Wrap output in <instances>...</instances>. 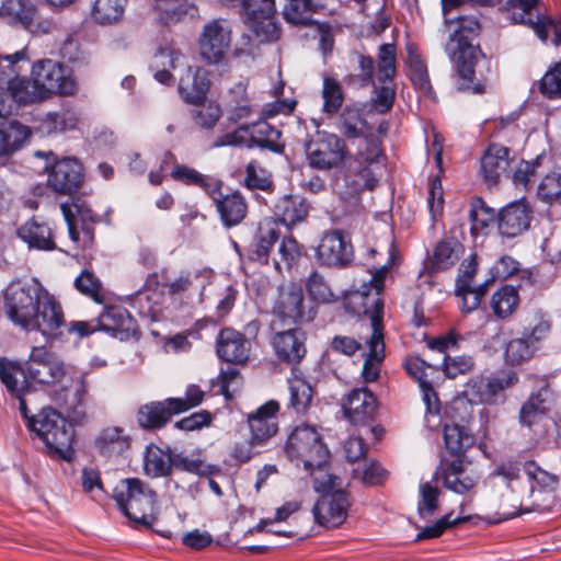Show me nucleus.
<instances>
[{"label":"nucleus","mask_w":561,"mask_h":561,"mask_svg":"<svg viewBox=\"0 0 561 561\" xmlns=\"http://www.w3.org/2000/svg\"><path fill=\"white\" fill-rule=\"evenodd\" d=\"M385 260L377 261L370 266V279L364 282L358 288L351 290L345 297V307L357 316H368L371 333L366 344L369 348L363 366L365 381L373 382L379 377V366L385 357L383 342V290L385 278L394 264L397 248L394 240L390 238L385 247Z\"/></svg>","instance_id":"obj_1"},{"label":"nucleus","mask_w":561,"mask_h":561,"mask_svg":"<svg viewBox=\"0 0 561 561\" xmlns=\"http://www.w3.org/2000/svg\"><path fill=\"white\" fill-rule=\"evenodd\" d=\"M3 308L13 324L37 331L46 341L59 337L65 325L61 305L36 279L11 283L4 291Z\"/></svg>","instance_id":"obj_2"},{"label":"nucleus","mask_w":561,"mask_h":561,"mask_svg":"<svg viewBox=\"0 0 561 561\" xmlns=\"http://www.w3.org/2000/svg\"><path fill=\"white\" fill-rule=\"evenodd\" d=\"M458 26L450 34L445 50L455 64L460 79V88L479 94L485 91L486 75L490 72V61L479 45L472 41L479 36L481 24L478 18L460 15Z\"/></svg>","instance_id":"obj_3"},{"label":"nucleus","mask_w":561,"mask_h":561,"mask_svg":"<svg viewBox=\"0 0 561 561\" xmlns=\"http://www.w3.org/2000/svg\"><path fill=\"white\" fill-rule=\"evenodd\" d=\"M285 456L295 466H302L313 480L314 490L334 484L333 476L328 472L330 451L314 426H296L284 445Z\"/></svg>","instance_id":"obj_4"},{"label":"nucleus","mask_w":561,"mask_h":561,"mask_svg":"<svg viewBox=\"0 0 561 561\" xmlns=\"http://www.w3.org/2000/svg\"><path fill=\"white\" fill-rule=\"evenodd\" d=\"M114 499L130 520L151 526L157 520V493L139 478H127L114 490Z\"/></svg>","instance_id":"obj_5"},{"label":"nucleus","mask_w":561,"mask_h":561,"mask_svg":"<svg viewBox=\"0 0 561 561\" xmlns=\"http://www.w3.org/2000/svg\"><path fill=\"white\" fill-rule=\"evenodd\" d=\"M46 445L50 456L70 460L73 456V426L56 410L46 408L31 417L27 424Z\"/></svg>","instance_id":"obj_6"},{"label":"nucleus","mask_w":561,"mask_h":561,"mask_svg":"<svg viewBox=\"0 0 561 561\" xmlns=\"http://www.w3.org/2000/svg\"><path fill=\"white\" fill-rule=\"evenodd\" d=\"M272 313L274 317L273 330L278 327L298 325L313 319L311 309L306 305L302 288L294 283L279 287Z\"/></svg>","instance_id":"obj_7"},{"label":"nucleus","mask_w":561,"mask_h":561,"mask_svg":"<svg viewBox=\"0 0 561 561\" xmlns=\"http://www.w3.org/2000/svg\"><path fill=\"white\" fill-rule=\"evenodd\" d=\"M481 480V472L465 457L454 460L443 458L433 474V481L457 494L472 496Z\"/></svg>","instance_id":"obj_8"},{"label":"nucleus","mask_w":561,"mask_h":561,"mask_svg":"<svg viewBox=\"0 0 561 561\" xmlns=\"http://www.w3.org/2000/svg\"><path fill=\"white\" fill-rule=\"evenodd\" d=\"M334 484L317 490L323 494L316 502L312 513L316 522L328 528H335L341 526L347 518L350 500L346 491L342 489L334 490L340 486V479L333 476Z\"/></svg>","instance_id":"obj_9"},{"label":"nucleus","mask_w":561,"mask_h":561,"mask_svg":"<svg viewBox=\"0 0 561 561\" xmlns=\"http://www.w3.org/2000/svg\"><path fill=\"white\" fill-rule=\"evenodd\" d=\"M397 75V48L394 44L383 43L377 54V80L383 85L376 89L373 107L380 114L389 112L396 100V91L387 85Z\"/></svg>","instance_id":"obj_10"},{"label":"nucleus","mask_w":561,"mask_h":561,"mask_svg":"<svg viewBox=\"0 0 561 561\" xmlns=\"http://www.w3.org/2000/svg\"><path fill=\"white\" fill-rule=\"evenodd\" d=\"M33 80L39 90V99L47 100L51 94L72 95L76 81L65 73V68L51 59L39 60L32 69Z\"/></svg>","instance_id":"obj_11"},{"label":"nucleus","mask_w":561,"mask_h":561,"mask_svg":"<svg viewBox=\"0 0 561 561\" xmlns=\"http://www.w3.org/2000/svg\"><path fill=\"white\" fill-rule=\"evenodd\" d=\"M316 259L321 266L344 268L354 259L351 238L340 229L325 231L316 249Z\"/></svg>","instance_id":"obj_12"},{"label":"nucleus","mask_w":561,"mask_h":561,"mask_svg":"<svg viewBox=\"0 0 561 561\" xmlns=\"http://www.w3.org/2000/svg\"><path fill=\"white\" fill-rule=\"evenodd\" d=\"M47 171V186L59 195H73L84 182V169L76 158L56 160Z\"/></svg>","instance_id":"obj_13"},{"label":"nucleus","mask_w":561,"mask_h":561,"mask_svg":"<svg viewBox=\"0 0 561 561\" xmlns=\"http://www.w3.org/2000/svg\"><path fill=\"white\" fill-rule=\"evenodd\" d=\"M0 16L11 25L36 35L48 34L53 28L50 20H39L37 8L31 0H4L0 5Z\"/></svg>","instance_id":"obj_14"},{"label":"nucleus","mask_w":561,"mask_h":561,"mask_svg":"<svg viewBox=\"0 0 561 561\" xmlns=\"http://www.w3.org/2000/svg\"><path fill=\"white\" fill-rule=\"evenodd\" d=\"M28 376L45 385H55L64 380L67 367L64 360L45 346H34L26 364Z\"/></svg>","instance_id":"obj_15"},{"label":"nucleus","mask_w":561,"mask_h":561,"mask_svg":"<svg viewBox=\"0 0 561 561\" xmlns=\"http://www.w3.org/2000/svg\"><path fill=\"white\" fill-rule=\"evenodd\" d=\"M306 333L298 327L275 330L271 344L280 362L296 366L306 356Z\"/></svg>","instance_id":"obj_16"},{"label":"nucleus","mask_w":561,"mask_h":561,"mask_svg":"<svg viewBox=\"0 0 561 561\" xmlns=\"http://www.w3.org/2000/svg\"><path fill=\"white\" fill-rule=\"evenodd\" d=\"M213 272L208 268L184 270L176 276H169V272H161V286L170 297H184L191 293L202 294L211 278Z\"/></svg>","instance_id":"obj_17"},{"label":"nucleus","mask_w":561,"mask_h":561,"mask_svg":"<svg viewBox=\"0 0 561 561\" xmlns=\"http://www.w3.org/2000/svg\"><path fill=\"white\" fill-rule=\"evenodd\" d=\"M231 43V32L224 27L219 20H214L204 26L198 44L201 56L208 64H219L224 60Z\"/></svg>","instance_id":"obj_18"},{"label":"nucleus","mask_w":561,"mask_h":561,"mask_svg":"<svg viewBox=\"0 0 561 561\" xmlns=\"http://www.w3.org/2000/svg\"><path fill=\"white\" fill-rule=\"evenodd\" d=\"M511 150L499 142H489L480 159V174L488 186L495 185L514 162Z\"/></svg>","instance_id":"obj_19"},{"label":"nucleus","mask_w":561,"mask_h":561,"mask_svg":"<svg viewBox=\"0 0 561 561\" xmlns=\"http://www.w3.org/2000/svg\"><path fill=\"white\" fill-rule=\"evenodd\" d=\"M209 196L215 203L221 222L226 228L240 225L247 217L248 203L239 191L224 194L220 187L215 185L209 191Z\"/></svg>","instance_id":"obj_20"},{"label":"nucleus","mask_w":561,"mask_h":561,"mask_svg":"<svg viewBox=\"0 0 561 561\" xmlns=\"http://www.w3.org/2000/svg\"><path fill=\"white\" fill-rule=\"evenodd\" d=\"M279 403L270 400L261 405L254 413L249 414L248 423L251 431V442L263 445L278 431L277 413Z\"/></svg>","instance_id":"obj_21"},{"label":"nucleus","mask_w":561,"mask_h":561,"mask_svg":"<svg viewBox=\"0 0 561 561\" xmlns=\"http://www.w3.org/2000/svg\"><path fill=\"white\" fill-rule=\"evenodd\" d=\"M342 409L344 415L352 424L364 425L374 417L377 401L368 389H353L343 399Z\"/></svg>","instance_id":"obj_22"},{"label":"nucleus","mask_w":561,"mask_h":561,"mask_svg":"<svg viewBox=\"0 0 561 561\" xmlns=\"http://www.w3.org/2000/svg\"><path fill=\"white\" fill-rule=\"evenodd\" d=\"M374 116L375 114L367 112L363 105L348 104L340 115L339 129L347 138L364 137L368 139L375 135L370 122Z\"/></svg>","instance_id":"obj_23"},{"label":"nucleus","mask_w":561,"mask_h":561,"mask_svg":"<svg viewBox=\"0 0 561 561\" xmlns=\"http://www.w3.org/2000/svg\"><path fill=\"white\" fill-rule=\"evenodd\" d=\"M216 351L221 359L241 364L249 358L250 343L239 331L225 328L217 336Z\"/></svg>","instance_id":"obj_24"},{"label":"nucleus","mask_w":561,"mask_h":561,"mask_svg":"<svg viewBox=\"0 0 561 561\" xmlns=\"http://www.w3.org/2000/svg\"><path fill=\"white\" fill-rule=\"evenodd\" d=\"M554 491L536 490L531 486L526 496L514 500L511 511H504L496 522L514 518L523 513L549 512L556 504Z\"/></svg>","instance_id":"obj_25"},{"label":"nucleus","mask_w":561,"mask_h":561,"mask_svg":"<svg viewBox=\"0 0 561 561\" xmlns=\"http://www.w3.org/2000/svg\"><path fill=\"white\" fill-rule=\"evenodd\" d=\"M306 152L310 165L319 170L339 167L347 154L345 142H306Z\"/></svg>","instance_id":"obj_26"},{"label":"nucleus","mask_w":561,"mask_h":561,"mask_svg":"<svg viewBox=\"0 0 561 561\" xmlns=\"http://www.w3.org/2000/svg\"><path fill=\"white\" fill-rule=\"evenodd\" d=\"M530 209L517 202L504 207L499 214L497 227L502 236L514 238L522 234L530 226Z\"/></svg>","instance_id":"obj_27"},{"label":"nucleus","mask_w":561,"mask_h":561,"mask_svg":"<svg viewBox=\"0 0 561 561\" xmlns=\"http://www.w3.org/2000/svg\"><path fill=\"white\" fill-rule=\"evenodd\" d=\"M210 88L208 72L204 68L197 67L194 72L187 68V72L180 79L179 93L187 104L202 105Z\"/></svg>","instance_id":"obj_28"},{"label":"nucleus","mask_w":561,"mask_h":561,"mask_svg":"<svg viewBox=\"0 0 561 561\" xmlns=\"http://www.w3.org/2000/svg\"><path fill=\"white\" fill-rule=\"evenodd\" d=\"M89 394L88 374H81L72 380V388L57 394L56 402L76 420L85 415V405Z\"/></svg>","instance_id":"obj_29"},{"label":"nucleus","mask_w":561,"mask_h":561,"mask_svg":"<svg viewBox=\"0 0 561 561\" xmlns=\"http://www.w3.org/2000/svg\"><path fill=\"white\" fill-rule=\"evenodd\" d=\"M18 236L31 249L51 251L56 249L53 230L48 224L32 218L18 229Z\"/></svg>","instance_id":"obj_30"},{"label":"nucleus","mask_w":561,"mask_h":561,"mask_svg":"<svg viewBox=\"0 0 561 561\" xmlns=\"http://www.w3.org/2000/svg\"><path fill=\"white\" fill-rule=\"evenodd\" d=\"M99 330L111 333L119 339L135 332V320L127 310L121 307H107L96 319Z\"/></svg>","instance_id":"obj_31"},{"label":"nucleus","mask_w":561,"mask_h":561,"mask_svg":"<svg viewBox=\"0 0 561 561\" xmlns=\"http://www.w3.org/2000/svg\"><path fill=\"white\" fill-rule=\"evenodd\" d=\"M309 204L299 195H284L274 205V215L279 221L293 227L305 221L309 215Z\"/></svg>","instance_id":"obj_32"},{"label":"nucleus","mask_w":561,"mask_h":561,"mask_svg":"<svg viewBox=\"0 0 561 561\" xmlns=\"http://www.w3.org/2000/svg\"><path fill=\"white\" fill-rule=\"evenodd\" d=\"M0 380L11 397H21L31 391L25 369L19 362L0 357Z\"/></svg>","instance_id":"obj_33"},{"label":"nucleus","mask_w":561,"mask_h":561,"mask_svg":"<svg viewBox=\"0 0 561 561\" xmlns=\"http://www.w3.org/2000/svg\"><path fill=\"white\" fill-rule=\"evenodd\" d=\"M174 414L176 412L169 403L168 398L163 401H153L141 405L137 412V421L145 430H159L169 423Z\"/></svg>","instance_id":"obj_34"},{"label":"nucleus","mask_w":561,"mask_h":561,"mask_svg":"<svg viewBox=\"0 0 561 561\" xmlns=\"http://www.w3.org/2000/svg\"><path fill=\"white\" fill-rule=\"evenodd\" d=\"M288 409L297 414H305L311 405L313 389L296 368H293L288 379Z\"/></svg>","instance_id":"obj_35"},{"label":"nucleus","mask_w":561,"mask_h":561,"mask_svg":"<svg viewBox=\"0 0 561 561\" xmlns=\"http://www.w3.org/2000/svg\"><path fill=\"white\" fill-rule=\"evenodd\" d=\"M408 68V76L414 90L430 100H436V92L431 82L427 65L421 55L411 49H409Z\"/></svg>","instance_id":"obj_36"},{"label":"nucleus","mask_w":561,"mask_h":561,"mask_svg":"<svg viewBox=\"0 0 561 561\" xmlns=\"http://www.w3.org/2000/svg\"><path fill=\"white\" fill-rule=\"evenodd\" d=\"M517 381V375L510 373L503 377L476 380L471 385V390L477 396L478 401L482 403H493L501 392L514 386Z\"/></svg>","instance_id":"obj_37"},{"label":"nucleus","mask_w":561,"mask_h":561,"mask_svg":"<svg viewBox=\"0 0 561 561\" xmlns=\"http://www.w3.org/2000/svg\"><path fill=\"white\" fill-rule=\"evenodd\" d=\"M280 131L270 125L265 119L252 124L240 125L232 133H228L218 140H278Z\"/></svg>","instance_id":"obj_38"},{"label":"nucleus","mask_w":561,"mask_h":561,"mask_svg":"<svg viewBox=\"0 0 561 561\" xmlns=\"http://www.w3.org/2000/svg\"><path fill=\"white\" fill-rule=\"evenodd\" d=\"M476 438L471 431L458 423L444 426V443L446 449L457 458L463 457L466 451L474 445Z\"/></svg>","instance_id":"obj_39"},{"label":"nucleus","mask_w":561,"mask_h":561,"mask_svg":"<svg viewBox=\"0 0 561 561\" xmlns=\"http://www.w3.org/2000/svg\"><path fill=\"white\" fill-rule=\"evenodd\" d=\"M551 391L548 386H543L536 393H531L520 408L519 421L523 425L531 426L537 420L547 413L548 402Z\"/></svg>","instance_id":"obj_40"},{"label":"nucleus","mask_w":561,"mask_h":561,"mask_svg":"<svg viewBox=\"0 0 561 561\" xmlns=\"http://www.w3.org/2000/svg\"><path fill=\"white\" fill-rule=\"evenodd\" d=\"M490 306L497 319H508L519 306L518 290L511 285L502 286L492 295Z\"/></svg>","instance_id":"obj_41"},{"label":"nucleus","mask_w":561,"mask_h":561,"mask_svg":"<svg viewBox=\"0 0 561 561\" xmlns=\"http://www.w3.org/2000/svg\"><path fill=\"white\" fill-rule=\"evenodd\" d=\"M128 0H94L91 16L100 25H112L122 20Z\"/></svg>","instance_id":"obj_42"},{"label":"nucleus","mask_w":561,"mask_h":561,"mask_svg":"<svg viewBox=\"0 0 561 561\" xmlns=\"http://www.w3.org/2000/svg\"><path fill=\"white\" fill-rule=\"evenodd\" d=\"M99 451L105 456L119 455L127 450L130 445L129 437L118 427H108L101 432L96 438Z\"/></svg>","instance_id":"obj_43"},{"label":"nucleus","mask_w":561,"mask_h":561,"mask_svg":"<svg viewBox=\"0 0 561 561\" xmlns=\"http://www.w3.org/2000/svg\"><path fill=\"white\" fill-rule=\"evenodd\" d=\"M144 467L146 473L150 477H167L172 470V455L156 445L148 446Z\"/></svg>","instance_id":"obj_44"},{"label":"nucleus","mask_w":561,"mask_h":561,"mask_svg":"<svg viewBox=\"0 0 561 561\" xmlns=\"http://www.w3.org/2000/svg\"><path fill=\"white\" fill-rule=\"evenodd\" d=\"M321 96L323 99L322 112L324 114L333 116L341 111L345 96L339 80L324 75Z\"/></svg>","instance_id":"obj_45"},{"label":"nucleus","mask_w":561,"mask_h":561,"mask_svg":"<svg viewBox=\"0 0 561 561\" xmlns=\"http://www.w3.org/2000/svg\"><path fill=\"white\" fill-rule=\"evenodd\" d=\"M7 92L13 101V105H28L43 101L39 99V90L34 80L19 76L8 88Z\"/></svg>","instance_id":"obj_46"},{"label":"nucleus","mask_w":561,"mask_h":561,"mask_svg":"<svg viewBox=\"0 0 561 561\" xmlns=\"http://www.w3.org/2000/svg\"><path fill=\"white\" fill-rule=\"evenodd\" d=\"M242 184L249 190H260L268 193L273 192L275 187L272 173L256 160H252L247 164Z\"/></svg>","instance_id":"obj_47"},{"label":"nucleus","mask_w":561,"mask_h":561,"mask_svg":"<svg viewBox=\"0 0 561 561\" xmlns=\"http://www.w3.org/2000/svg\"><path fill=\"white\" fill-rule=\"evenodd\" d=\"M314 0H287L282 14L286 22L295 25H308L310 16L317 11Z\"/></svg>","instance_id":"obj_48"},{"label":"nucleus","mask_w":561,"mask_h":561,"mask_svg":"<svg viewBox=\"0 0 561 561\" xmlns=\"http://www.w3.org/2000/svg\"><path fill=\"white\" fill-rule=\"evenodd\" d=\"M278 237L279 233L277 229L271 225L260 226L250 259L266 264L268 262L270 251L278 240Z\"/></svg>","instance_id":"obj_49"},{"label":"nucleus","mask_w":561,"mask_h":561,"mask_svg":"<svg viewBox=\"0 0 561 561\" xmlns=\"http://www.w3.org/2000/svg\"><path fill=\"white\" fill-rule=\"evenodd\" d=\"M377 169L379 167H365L355 173L345 175L344 181L348 190L344 194L354 196L364 190H374L378 182Z\"/></svg>","instance_id":"obj_50"},{"label":"nucleus","mask_w":561,"mask_h":561,"mask_svg":"<svg viewBox=\"0 0 561 561\" xmlns=\"http://www.w3.org/2000/svg\"><path fill=\"white\" fill-rule=\"evenodd\" d=\"M75 288L98 304L105 301L106 293L99 277L89 270H83L73 282Z\"/></svg>","instance_id":"obj_51"},{"label":"nucleus","mask_w":561,"mask_h":561,"mask_svg":"<svg viewBox=\"0 0 561 561\" xmlns=\"http://www.w3.org/2000/svg\"><path fill=\"white\" fill-rule=\"evenodd\" d=\"M306 289L310 298L318 304H332L337 300L325 277L318 271H313L307 278Z\"/></svg>","instance_id":"obj_52"},{"label":"nucleus","mask_w":561,"mask_h":561,"mask_svg":"<svg viewBox=\"0 0 561 561\" xmlns=\"http://www.w3.org/2000/svg\"><path fill=\"white\" fill-rule=\"evenodd\" d=\"M536 352L535 346L525 336L516 337L507 342L504 358L506 364L518 366L531 359Z\"/></svg>","instance_id":"obj_53"},{"label":"nucleus","mask_w":561,"mask_h":561,"mask_svg":"<svg viewBox=\"0 0 561 561\" xmlns=\"http://www.w3.org/2000/svg\"><path fill=\"white\" fill-rule=\"evenodd\" d=\"M279 259H274V266L278 272L290 270L302 256V247L293 237H285L278 247Z\"/></svg>","instance_id":"obj_54"},{"label":"nucleus","mask_w":561,"mask_h":561,"mask_svg":"<svg viewBox=\"0 0 561 561\" xmlns=\"http://www.w3.org/2000/svg\"><path fill=\"white\" fill-rule=\"evenodd\" d=\"M433 482L432 480L420 484L417 513L421 517L432 516L439 506L440 490Z\"/></svg>","instance_id":"obj_55"},{"label":"nucleus","mask_w":561,"mask_h":561,"mask_svg":"<svg viewBox=\"0 0 561 561\" xmlns=\"http://www.w3.org/2000/svg\"><path fill=\"white\" fill-rule=\"evenodd\" d=\"M471 232L478 234L486 229L494 220V210L488 207L481 198H477L469 211Z\"/></svg>","instance_id":"obj_56"},{"label":"nucleus","mask_w":561,"mask_h":561,"mask_svg":"<svg viewBox=\"0 0 561 561\" xmlns=\"http://www.w3.org/2000/svg\"><path fill=\"white\" fill-rule=\"evenodd\" d=\"M171 176L173 180L178 182H182L186 185H194L205 190L208 194L209 191L214 187L210 183V179L203 175L195 169H192L184 164L174 165Z\"/></svg>","instance_id":"obj_57"},{"label":"nucleus","mask_w":561,"mask_h":561,"mask_svg":"<svg viewBox=\"0 0 561 561\" xmlns=\"http://www.w3.org/2000/svg\"><path fill=\"white\" fill-rule=\"evenodd\" d=\"M539 91L549 100L561 99V60L542 76L539 81Z\"/></svg>","instance_id":"obj_58"},{"label":"nucleus","mask_w":561,"mask_h":561,"mask_svg":"<svg viewBox=\"0 0 561 561\" xmlns=\"http://www.w3.org/2000/svg\"><path fill=\"white\" fill-rule=\"evenodd\" d=\"M524 472L530 481L537 484V490H556L558 477L540 468L534 460L524 463Z\"/></svg>","instance_id":"obj_59"},{"label":"nucleus","mask_w":561,"mask_h":561,"mask_svg":"<svg viewBox=\"0 0 561 561\" xmlns=\"http://www.w3.org/2000/svg\"><path fill=\"white\" fill-rule=\"evenodd\" d=\"M457 242L451 240H444L438 242L435 248L433 256V265L436 270H446L453 266L458 260Z\"/></svg>","instance_id":"obj_60"},{"label":"nucleus","mask_w":561,"mask_h":561,"mask_svg":"<svg viewBox=\"0 0 561 561\" xmlns=\"http://www.w3.org/2000/svg\"><path fill=\"white\" fill-rule=\"evenodd\" d=\"M204 397L205 392L197 385H190L183 398H169V403L180 414L199 405Z\"/></svg>","instance_id":"obj_61"},{"label":"nucleus","mask_w":561,"mask_h":561,"mask_svg":"<svg viewBox=\"0 0 561 561\" xmlns=\"http://www.w3.org/2000/svg\"><path fill=\"white\" fill-rule=\"evenodd\" d=\"M22 57V53L0 57V90L7 89L20 76L18 62Z\"/></svg>","instance_id":"obj_62"},{"label":"nucleus","mask_w":561,"mask_h":561,"mask_svg":"<svg viewBox=\"0 0 561 561\" xmlns=\"http://www.w3.org/2000/svg\"><path fill=\"white\" fill-rule=\"evenodd\" d=\"M456 295L462 299L461 310L469 313L478 309L481 299L486 294V283L479 286H470L469 288H457Z\"/></svg>","instance_id":"obj_63"},{"label":"nucleus","mask_w":561,"mask_h":561,"mask_svg":"<svg viewBox=\"0 0 561 561\" xmlns=\"http://www.w3.org/2000/svg\"><path fill=\"white\" fill-rule=\"evenodd\" d=\"M538 196L546 202L561 198V173L546 175L538 186Z\"/></svg>","instance_id":"obj_64"}]
</instances>
